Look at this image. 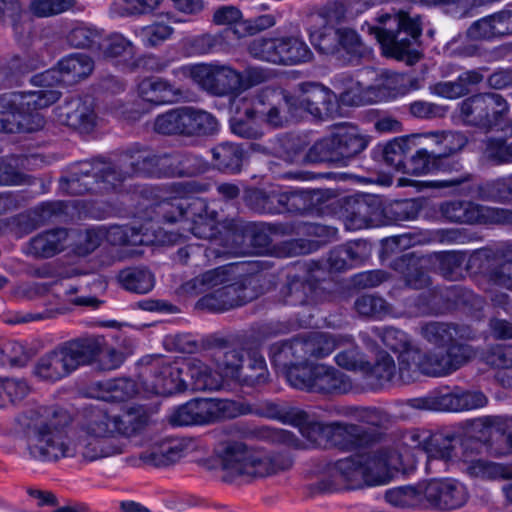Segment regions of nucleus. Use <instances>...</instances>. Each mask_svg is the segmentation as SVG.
I'll list each match as a JSON object with an SVG mask.
<instances>
[{
    "mask_svg": "<svg viewBox=\"0 0 512 512\" xmlns=\"http://www.w3.org/2000/svg\"><path fill=\"white\" fill-rule=\"evenodd\" d=\"M377 25L367 23L368 32L374 34L385 53L398 60L407 58L412 64L419 59L416 47L422 33L419 16L411 17L404 11L382 13Z\"/></svg>",
    "mask_w": 512,
    "mask_h": 512,
    "instance_id": "obj_7",
    "label": "nucleus"
},
{
    "mask_svg": "<svg viewBox=\"0 0 512 512\" xmlns=\"http://www.w3.org/2000/svg\"><path fill=\"white\" fill-rule=\"evenodd\" d=\"M338 42L335 58L345 65L359 64L360 60L369 52L358 33L348 27H339Z\"/></svg>",
    "mask_w": 512,
    "mask_h": 512,
    "instance_id": "obj_35",
    "label": "nucleus"
},
{
    "mask_svg": "<svg viewBox=\"0 0 512 512\" xmlns=\"http://www.w3.org/2000/svg\"><path fill=\"white\" fill-rule=\"evenodd\" d=\"M102 34V31L94 26L78 23L67 33L66 41L71 48L97 52Z\"/></svg>",
    "mask_w": 512,
    "mask_h": 512,
    "instance_id": "obj_51",
    "label": "nucleus"
},
{
    "mask_svg": "<svg viewBox=\"0 0 512 512\" xmlns=\"http://www.w3.org/2000/svg\"><path fill=\"white\" fill-rule=\"evenodd\" d=\"M186 444L180 439H165L154 442L148 449L141 452L138 457L126 459L133 466L148 465L152 467L169 466L185 454Z\"/></svg>",
    "mask_w": 512,
    "mask_h": 512,
    "instance_id": "obj_24",
    "label": "nucleus"
},
{
    "mask_svg": "<svg viewBox=\"0 0 512 512\" xmlns=\"http://www.w3.org/2000/svg\"><path fill=\"white\" fill-rule=\"evenodd\" d=\"M101 390V398L109 402H123L131 399L138 392L135 381L129 378H118L98 383Z\"/></svg>",
    "mask_w": 512,
    "mask_h": 512,
    "instance_id": "obj_48",
    "label": "nucleus"
},
{
    "mask_svg": "<svg viewBox=\"0 0 512 512\" xmlns=\"http://www.w3.org/2000/svg\"><path fill=\"white\" fill-rule=\"evenodd\" d=\"M182 112L184 136H210L218 131L219 123L213 114L191 106H183Z\"/></svg>",
    "mask_w": 512,
    "mask_h": 512,
    "instance_id": "obj_33",
    "label": "nucleus"
},
{
    "mask_svg": "<svg viewBox=\"0 0 512 512\" xmlns=\"http://www.w3.org/2000/svg\"><path fill=\"white\" fill-rule=\"evenodd\" d=\"M392 267L403 274L405 284L412 289H423L430 284V277L418 267L416 261L409 254L395 259Z\"/></svg>",
    "mask_w": 512,
    "mask_h": 512,
    "instance_id": "obj_52",
    "label": "nucleus"
},
{
    "mask_svg": "<svg viewBox=\"0 0 512 512\" xmlns=\"http://www.w3.org/2000/svg\"><path fill=\"white\" fill-rule=\"evenodd\" d=\"M399 454L392 448L370 449L365 453L339 459L330 467L334 478L349 483L350 488L384 485L397 470Z\"/></svg>",
    "mask_w": 512,
    "mask_h": 512,
    "instance_id": "obj_6",
    "label": "nucleus"
},
{
    "mask_svg": "<svg viewBox=\"0 0 512 512\" xmlns=\"http://www.w3.org/2000/svg\"><path fill=\"white\" fill-rule=\"evenodd\" d=\"M184 372L189 376L187 389L193 391H217L223 386V374L213 370L197 358L182 362Z\"/></svg>",
    "mask_w": 512,
    "mask_h": 512,
    "instance_id": "obj_28",
    "label": "nucleus"
},
{
    "mask_svg": "<svg viewBox=\"0 0 512 512\" xmlns=\"http://www.w3.org/2000/svg\"><path fill=\"white\" fill-rule=\"evenodd\" d=\"M290 105L281 90L263 89L237 95L231 103L234 115L230 129L238 137L259 139L264 135L263 125L280 129L289 124Z\"/></svg>",
    "mask_w": 512,
    "mask_h": 512,
    "instance_id": "obj_3",
    "label": "nucleus"
},
{
    "mask_svg": "<svg viewBox=\"0 0 512 512\" xmlns=\"http://www.w3.org/2000/svg\"><path fill=\"white\" fill-rule=\"evenodd\" d=\"M244 351L242 349L218 350L214 354V360L226 377L235 379L243 366Z\"/></svg>",
    "mask_w": 512,
    "mask_h": 512,
    "instance_id": "obj_64",
    "label": "nucleus"
},
{
    "mask_svg": "<svg viewBox=\"0 0 512 512\" xmlns=\"http://www.w3.org/2000/svg\"><path fill=\"white\" fill-rule=\"evenodd\" d=\"M91 56L75 52L61 58L54 68L34 75L32 83L40 89L28 92H10L0 95V131L6 133L34 132L41 129L45 119L39 110L60 99L56 84L74 85L87 79L94 71Z\"/></svg>",
    "mask_w": 512,
    "mask_h": 512,
    "instance_id": "obj_2",
    "label": "nucleus"
},
{
    "mask_svg": "<svg viewBox=\"0 0 512 512\" xmlns=\"http://www.w3.org/2000/svg\"><path fill=\"white\" fill-rule=\"evenodd\" d=\"M174 75L181 73L184 76H191V78L198 83L207 92L216 95V79H215V64H197L192 66H182L173 71Z\"/></svg>",
    "mask_w": 512,
    "mask_h": 512,
    "instance_id": "obj_57",
    "label": "nucleus"
},
{
    "mask_svg": "<svg viewBox=\"0 0 512 512\" xmlns=\"http://www.w3.org/2000/svg\"><path fill=\"white\" fill-rule=\"evenodd\" d=\"M97 53L103 59L130 71L135 47L134 44L122 34L113 33L108 37L102 35Z\"/></svg>",
    "mask_w": 512,
    "mask_h": 512,
    "instance_id": "obj_29",
    "label": "nucleus"
},
{
    "mask_svg": "<svg viewBox=\"0 0 512 512\" xmlns=\"http://www.w3.org/2000/svg\"><path fill=\"white\" fill-rule=\"evenodd\" d=\"M104 239L112 245H143L147 243L142 228L131 225H112L103 228Z\"/></svg>",
    "mask_w": 512,
    "mask_h": 512,
    "instance_id": "obj_55",
    "label": "nucleus"
},
{
    "mask_svg": "<svg viewBox=\"0 0 512 512\" xmlns=\"http://www.w3.org/2000/svg\"><path fill=\"white\" fill-rule=\"evenodd\" d=\"M509 111L507 101L497 93H478L459 103V116L468 126L490 131Z\"/></svg>",
    "mask_w": 512,
    "mask_h": 512,
    "instance_id": "obj_14",
    "label": "nucleus"
},
{
    "mask_svg": "<svg viewBox=\"0 0 512 512\" xmlns=\"http://www.w3.org/2000/svg\"><path fill=\"white\" fill-rule=\"evenodd\" d=\"M140 379L144 390L148 393L169 396L187 390V381L182 377V362L149 355L141 359Z\"/></svg>",
    "mask_w": 512,
    "mask_h": 512,
    "instance_id": "obj_12",
    "label": "nucleus"
},
{
    "mask_svg": "<svg viewBox=\"0 0 512 512\" xmlns=\"http://www.w3.org/2000/svg\"><path fill=\"white\" fill-rule=\"evenodd\" d=\"M68 233L64 228L51 229L30 239L27 253L37 258H50L65 248Z\"/></svg>",
    "mask_w": 512,
    "mask_h": 512,
    "instance_id": "obj_32",
    "label": "nucleus"
},
{
    "mask_svg": "<svg viewBox=\"0 0 512 512\" xmlns=\"http://www.w3.org/2000/svg\"><path fill=\"white\" fill-rule=\"evenodd\" d=\"M215 167L228 174L240 172L243 162V150L236 144L221 143L212 150Z\"/></svg>",
    "mask_w": 512,
    "mask_h": 512,
    "instance_id": "obj_46",
    "label": "nucleus"
},
{
    "mask_svg": "<svg viewBox=\"0 0 512 512\" xmlns=\"http://www.w3.org/2000/svg\"><path fill=\"white\" fill-rule=\"evenodd\" d=\"M288 383L296 389L320 394H345L352 389L347 375L325 364L306 363L304 368H292Z\"/></svg>",
    "mask_w": 512,
    "mask_h": 512,
    "instance_id": "obj_13",
    "label": "nucleus"
},
{
    "mask_svg": "<svg viewBox=\"0 0 512 512\" xmlns=\"http://www.w3.org/2000/svg\"><path fill=\"white\" fill-rule=\"evenodd\" d=\"M512 36V10H501L484 16L466 30V37L472 41L494 42Z\"/></svg>",
    "mask_w": 512,
    "mask_h": 512,
    "instance_id": "obj_22",
    "label": "nucleus"
},
{
    "mask_svg": "<svg viewBox=\"0 0 512 512\" xmlns=\"http://www.w3.org/2000/svg\"><path fill=\"white\" fill-rule=\"evenodd\" d=\"M382 210L383 224L413 220L419 212L416 203L412 200L394 201L388 205L382 203Z\"/></svg>",
    "mask_w": 512,
    "mask_h": 512,
    "instance_id": "obj_61",
    "label": "nucleus"
},
{
    "mask_svg": "<svg viewBox=\"0 0 512 512\" xmlns=\"http://www.w3.org/2000/svg\"><path fill=\"white\" fill-rule=\"evenodd\" d=\"M298 87L300 91L298 96L281 91L291 104L289 123L299 110L307 111L318 119L328 118L336 111L334 95L329 89L313 82L300 83Z\"/></svg>",
    "mask_w": 512,
    "mask_h": 512,
    "instance_id": "obj_16",
    "label": "nucleus"
},
{
    "mask_svg": "<svg viewBox=\"0 0 512 512\" xmlns=\"http://www.w3.org/2000/svg\"><path fill=\"white\" fill-rule=\"evenodd\" d=\"M139 97L155 106L176 103L184 98L183 91L160 77H149L138 84Z\"/></svg>",
    "mask_w": 512,
    "mask_h": 512,
    "instance_id": "obj_27",
    "label": "nucleus"
},
{
    "mask_svg": "<svg viewBox=\"0 0 512 512\" xmlns=\"http://www.w3.org/2000/svg\"><path fill=\"white\" fill-rule=\"evenodd\" d=\"M423 507L434 510H454L468 500L466 487L455 479H432L422 484Z\"/></svg>",
    "mask_w": 512,
    "mask_h": 512,
    "instance_id": "obj_19",
    "label": "nucleus"
},
{
    "mask_svg": "<svg viewBox=\"0 0 512 512\" xmlns=\"http://www.w3.org/2000/svg\"><path fill=\"white\" fill-rule=\"evenodd\" d=\"M153 211L159 221L166 224L180 223L183 231L198 238L210 239L215 235L218 212L203 198H167L154 204Z\"/></svg>",
    "mask_w": 512,
    "mask_h": 512,
    "instance_id": "obj_8",
    "label": "nucleus"
},
{
    "mask_svg": "<svg viewBox=\"0 0 512 512\" xmlns=\"http://www.w3.org/2000/svg\"><path fill=\"white\" fill-rule=\"evenodd\" d=\"M477 195L485 201H507L512 199L509 176L479 184Z\"/></svg>",
    "mask_w": 512,
    "mask_h": 512,
    "instance_id": "obj_63",
    "label": "nucleus"
},
{
    "mask_svg": "<svg viewBox=\"0 0 512 512\" xmlns=\"http://www.w3.org/2000/svg\"><path fill=\"white\" fill-rule=\"evenodd\" d=\"M284 65H298L310 61L313 53L299 36H284Z\"/></svg>",
    "mask_w": 512,
    "mask_h": 512,
    "instance_id": "obj_60",
    "label": "nucleus"
},
{
    "mask_svg": "<svg viewBox=\"0 0 512 512\" xmlns=\"http://www.w3.org/2000/svg\"><path fill=\"white\" fill-rule=\"evenodd\" d=\"M110 176H112L115 188L126 179L140 177H155L154 152L148 148L134 145L123 153L115 161H110Z\"/></svg>",
    "mask_w": 512,
    "mask_h": 512,
    "instance_id": "obj_18",
    "label": "nucleus"
},
{
    "mask_svg": "<svg viewBox=\"0 0 512 512\" xmlns=\"http://www.w3.org/2000/svg\"><path fill=\"white\" fill-rule=\"evenodd\" d=\"M238 265L231 263L204 272L203 274L186 281L180 287L181 292L187 296H196L218 286L233 285L237 278Z\"/></svg>",
    "mask_w": 512,
    "mask_h": 512,
    "instance_id": "obj_26",
    "label": "nucleus"
},
{
    "mask_svg": "<svg viewBox=\"0 0 512 512\" xmlns=\"http://www.w3.org/2000/svg\"><path fill=\"white\" fill-rule=\"evenodd\" d=\"M300 338L305 363L311 358H325L342 346L341 340L335 335L325 332H310Z\"/></svg>",
    "mask_w": 512,
    "mask_h": 512,
    "instance_id": "obj_36",
    "label": "nucleus"
},
{
    "mask_svg": "<svg viewBox=\"0 0 512 512\" xmlns=\"http://www.w3.org/2000/svg\"><path fill=\"white\" fill-rule=\"evenodd\" d=\"M411 142L407 138H396L388 142L382 150L384 162L397 172H403L407 154L411 151Z\"/></svg>",
    "mask_w": 512,
    "mask_h": 512,
    "instance_id": "obj_58",
    "label": "nucleus"
},
{
    "mask_svg": "<svg viewBox=\"0 0 512 512\" xmlns=\"http://www.w3.org/2000/svg\"><path fill=\"white\" fill-rule=\"evenodd\" d=\"M253 276L240 277L233 285L219 287L213 292L200 298L196 307L213 313H220L242 306L258 296Z\"/></svg>",
    "mask_w": 512,
    "mask_h": 512,
    "instance_id": "obj_15",
    "label": "nucleus"
},
{
    "mask_svg": "<svg viewBox=\"0 0 512 512\" xmlns=\"http://www.w3.org/2000/svg\"><path fill=\"white\" fill-rule=\"evenodd\" d=\"M118 280L127 291L146 294L154 287V277L145 268L131 267L120 271Z\"/></svg>",
    "mask_w": 512,
    "mask_h": 512,
    "instance_id": "obj_50",
    "label": "nucleus"
},
{
    "mask_svg": "<svg viewBox=\"0 0 512 512\" xmlns=\"http://www.w3.org/2000/svg\"><path fill=\"white\" fill-rule=\"evenodd\" d=\"M320 27L310 29L309 38L316 50L325 55H332L338 51L339 27H335L324 16H319Z\"/></svg>",
    "mask_w": 512,
    "mask_h": 512,
    "instance_id": "obj_41",
    "label": "nucleus"
},
{
    "mask_svg": "<svg viewBox=\"0 0 512 512\" xmlns=\"http://www.w3.org/2000/svg\"><path fill=\"white\" fill-rule=\"evenodd\" d=\"M364 436L365 433L361 426L344 422H332L330 446L342 450H352L362 444Z\"/></svg>",
    "mask_w": 512,
    "mask_h": 512,
    "instance_id": "obj_45",
    "label": "nucleus"
},
{
    "mask_svg": "<svg viewBox=\"0 0 512 512\" xmlns=\"http://www.w3.org/2000/svg\"><path fill=\"white\" fill-rule=\"evenodd\" d=\"M341 217L345 228L351 231L383 225L382 199L371 194L347 197L341 208Z\"/></svg>",
    "mask_w": 512,
    "mask_h": 512,
    "instance_id": "obj_17",
    "label": "nucleus"
},
{
    "mask_svg": "<svg viewBox=\"0 0 512 512\" xmlns=\"http://www.w3.org/2000/svg\"><path fill=\"white\" fill-rule=\"evenodd\" d=\"M313 292V283L305 277L287 275V282L281 288L283 302L288 305H303L308 302Z\"/></svg>",
    "mask_w": 512,
    "mask_h": 512,
    "instance_id": "obj_47",
    "label": "nucleus"
},
{
    "mask_svg": "<svg viewBox=\"0 0 512 512\" xmlns=\"http://www.w3.org/2000/svg\"><path fill=\"white\" fill-rule=\"evenodd\" d=\"M224 253L212 246L191 243L177 250L174 261L181 265L201 267L205 266L212 259L221 257Z\"/></svg>",
    "mask_w": 512,
    "mask_h": 512,
    "instance_id": "obj_43",
    "label": "nucleus"
},
{
    "mask_svg": "<svg viewBox=\"0 0 512 512\" xmlns=\"http://www.w3.org/2000/svg\"><path fill=\"white\" fill-rule=\"evenodd\" d=\"M57 120L80 133H89L96 124L92 103L80 97L66 99L55 109Z\"/></svg>",
    "mask_w": 512,
    "mask_h": 512,
    "instance_id": "obj_25",
    "label": "nucleus"
},
{
    "mask_svg": "<svg viewBox=\"0 0 512 512\" xmlns=\"http://www.w3.org/2000/svg\"><path fill=\"white\" fill-rule=\"evenodd\" d=\"M487 402V397L480 391L457 390L437 399L438 409L452 412L482 408Z\"/></svg>",
    "mask_w": 512,
    "mask_h": 512,
    "instance_id": "obj_37",
    "label": "nucleus"
},
{
    "mask_svg": "<svg viewBox=\"0 0 512 512\" xmlns=\"http://www.w3.org/2000/svg\"><path fill=\"white\" fill-rule=\"evenodd\" d=\"M385 499L395 507L412 508L423 506L422 485L417 487L401 486L385 493Z\"/></svg>",
    "mask_w": 512,
    "mask_h": 512,
    "instance_id": "obj_56",
    "label": "nucleus"
},
{
    "mask_svg": "<svg viewBox=\"0 0 512 512\" xmlns=\"http://www.w3.org/2000/svg\"><path fill=\"white\" fill-rule=\"evenodd\" d=\"M268 370L265 359L253 353L249 357V363L246 367L241 368L239 375L235 377L242 386L258 388L268 382Z\"/></svg>",
    "mask_w": 512,
    "mask_h": 512,
    "instance_id": "obj_49",
    "label": "nucleus"
},
{
    "mask_svg": "<svg viewBox=\"0 0 512 512\" xmlns=\"http://www.w3.org/2000/svg\"><path fill=\"white\" fill-rule=\"evenodd\" d=\"M270 358L273 365L283 373L288 381V373L292 368H304L306 364L301 338L274 343L270 347Z\"/></svg>",
    "mask_w": 512,
    "mask_h": 512,
    "instance_id": "obj_30",
    "label": "nucleus"
},
{
    "mask_svg": "<svg viewBox=\"0 0 512 512\" xmlns=\"http://www.w3.org/2000/svg\"><path fill=\"white\" fill-rule=\"evenodd\" d=\"M216 455L221 468L231 476L265 477L286 471L293 465L287 453H269L232 439L221 441Z\"/></svg>",
    "mask_w": 512,
    "mask_h": 512,
    "instance_id": "obj_5",
    "label": "nucleus"
},
{
    "mask_svg": "<svg viewBox=\"0 0 512 512\" xmlns=\"http://www.w3.org/2000/svg\"><path fill=\"white\" fill-rule=\"evenodd\" d=\"M110 162L96 158L72 164L60 179V189L70 195L103 193L115 189Z\"/></svg>",
    "mask_w": 512,
    "mask_h": 512,
    "instance_id": "obj_11",
    "label": "nucleus"
},
{
    "mask_svg": "<svg viewBox=\"0 0 512 512\" xmlns=\"http://www.w3.org/2000/svg\"><path fill=\"white\" fill-rule=\"evenodd\" d=\"M423 136L429 140L428 145L434 156H453L468 142L467 137L458 131L429 132Z\"/></svg>",
    "mask_w": 512,
    "mask_h": 512,
    "instance_id": "obj_39",
    "label": "nucleus"
},
{
    "mask_svg": "<svg viewBox=\"0 0 512 512\" xmlns=\"http://www.w3.org/2000/svg\"><path fill=\"white\" fill-rule=\"evenodd\" d=\"M319 190H285V213L304 215L318 209L322 200Z\"/></svg>",
    "mask_w": 512,
    "mask_h": 512,
    "instance_id": "obj_40",
    "label": "nucleus"
},
{
    "mask_svg": "<svg viewBox=\"0 0 512 512\" xmlns=\"http://www.w3.org/2000/svg\"><path fill=\"white\" fill-rule=\"evenodd\" d=\"M369 139L349 124L336 126L328 135L318 139L307 150L303 162L306 164L330 163L338 167L347 166L363 152Z\"/></svg>",
    "mask_w": 512,
    "mask_h": 512,
    "instance_id": "obj_10",
    "label": "nucleus"
},
{
    "mask_svg": "<svg viewBox=\"0 0 512 512\" xmlns=\"http://www.w3.org/2000/svg\"><path fill=\"white\" fill-rule=\"evenodd\" d=\"M399 338L404 350L398 356L397 380L399 384H409L416 381L420 375L443 377L450 375L467 363L472 354L471 349L463 345H453L446 352H422L415 347H406L405 334L393 328H387L383 333L384 344L392 350L398 346L391 342Z\"/></svg>",
    "mask_w": 512,
    "mask_h": 512,
    "instance_id": "obj_4",
    "label": "nucleus"
},
{
    "mask_svg": "<svg viewBox=\"0 0 512 512\" xmlns=\"http://www.w3.org/2000/svg\"><path fill=\"white\" fill-rule=\"evenodd\" d=\"M421 336L431 345L442 348L446 352L453 345H463L471 349L472 354L467 363L475 357L476 351L473 346L461 341H469L475 338V332L467 325H459L450 322L430 321L421 325Z\"/></svg>",
    "mask_w": 512,
    "mask_h": 512,
    "instance_id": "obj_20",
    "label": "nucleus"
},
{
    "mask_svg": "<svg viewBox=\"0 0 512 512\" xmlns=\"http://www.w3.org/2000/svg\"><path fill=\"white\" fill-rule=\"evenodd\" d=\"M362 374L366 384L372 390L383 388L387 384H399L395 361L386 352L380 353L373 365L367 361Z\"/></svg>",
    "mask_w": 512,
    "mask_h": 512,
    "instance_id": "obj_31",
    "label": "nucleus"
},
{
    "mask_svg": "<svg viewBox=\"0 0 512 512\" xmlns=\"http://www.w3.org/2000/svg\"><path fill=\"white\" fill-rule=\"evenodd\" d=\"M197 425L235 418L249 412L248 407L229 399L198 398L190 400Z\"/></svg>",
    "mask_w": 512,
    "mask_h": 512,
    "instance_id": "obj_23",
    "label": "nucleus"
},
{
    "mask_svg": "<svg viewBox=\"0 0 512 512\" xmlns=\"http://www.w3.org/2000/svg\"><path fill=\"white\" fill-rule=\"evenodd\" d=\"M443 173L448 175L447 179L434 183L437 188L459 187L472 180V174L464 170L459 158L453 156H435L433 174Z\"/></svg>",
    "mask_w": 512,
    "mask_h": 512,
    "instance_id": "obj_34",
    "label": "nucleus"
},
{
    "mask_svg": "<svg viewBox=\"0 0 512 512\" xmlns=\"http://www.w3.org/2000/svg\"><path fill=\"white\" fill-rule=\"evenodd\" d=\"M162 0H114L110 13L116 17H140L155 11Z\"/></svg>",
    "mask_w": 512,
    "mask_h": 512,
    "instance_id": "obj_53",
    "label": "nucleus"
},
{
    "mask_svg": "<svg viewBox=\"0 0 512 512\" xmlns=\"http://www.w3.org/2000/svg\"><path fill=\"white\" fill-rule=\"evenodd\" d=\"M46 419L28 425L26 432L29 456L41 462H57L62 458H79L91 463L123 454L127 436L136 430L132 414L110 415L104 409L91 407L79 426L68 432L55 418L66 419L61 411H46Z\"/></svg>",
    "mask_w": 512,
    "mask_h": 512,
    "instance_id": "obj_1",
    "label": "nucleus"
},
{
    "mask_svg": "<svg viewBox=\"0 0 512 512\" xmlns=\"http://www.w3.org/2000/svg\"><path fill=\"white\" fill-rule=\"evenodd\" d=\"M101 338L87 336L67 341L42 356L35 366V374L48 381L68 376L78 367L91 364L101 353Z\"/></svg>",
    "mask_w": 512,
    "mask_h": 512,
    "instance_id": "obj_9",
    "label": "nucleus"
},
{
    "mask_svg": "<svg viewBox=\"0 0 512 512\" xmlns=\"http://www.w3.org/2000/svg\"><path fill=\"white\" fill-rule=\"evenodd\" d=\"M231 35H233L232 29H224L214 34L197 35L189 40V48L197 55L222 52L229 48Z\"/></svg>",
    "mask_w": 512,
    "mask_h": 512,
    "instance_id": "obj_44",
    "label": "nucleus"
},
{
    "mask_svg": "<svg viewBox=\"0 0 512 512\" xmlns=\"http://www.w3.org/2000/svg\"><path fill=\"white\" fill-rule=\"evenodd\" d=\"M354 308L360 316L383 318L392 311V306L382 297L364 294L354 302Z\"/></svg>",
    "mask_w": 512,
    "mask_h": 512,
    "instance_id": "obj_59",
    "label": "nucleus"
},
{
    "mask_svg": "<svg viewBox=\"0 0 512 512\" xmlns=\"http://www.w3.org/2000/svg\"><path fill=\"white\" fill-rule=\"evenodd\" d=\"M291 228L284 225H271V224H249L245 228L246 234L250 238L251 245L258 249H267L271 242V234L273 233H288Z\"/></svg>",
    "mask_w": 512,
    "mask_h": 512,
    "instance_id": "obj_62",
    "label": "nucleus"
},
{
    "mask_svg": "<svg viewBox=\"0 0 512 512\" xmlns=\"http://www.w3.org/2000/svg\"><path fill=\"white\" fill-rule=\"evenodd\" d=\"M439 212L447 221L460 224H480L488 220L500 222L506 211L476 204L472 201L451 200L441 203Z\"/></svg>",
    "mask_w": 512,
    "mask_h": 512,
    "instance_id": "obj_21",
    "label": "nucleus"
},
{
    "mask_svg": "<svg viewBox=\"0 0 512 512\" xmlns=\"http://www.w3.org/2000/svg\"><path fill=\"white\" fill-rule=\"evenodd\" d=\"M258 414L290 425L303 424L307 417V412L284 400L263 401L258 408Z\"/></svg>",
    "mask_w": 512,
    "mask_h": 512,
    "instance_id": "obj_38",
    "label": "nucleus"
},
{
    "mask_svg": "<svg viewBox=\"0 0 512 512\" xmlns=\"http://www.w3.org/2000/svg\"><path fill=\"white\" fill-rule=\"evenodd\" d=\"M476 423L500 434V442L505 446L497 451L499 455L512 452V417L485 416L477 419Z\"/></svg>",
    "mask_w": 512,
    "mask_h": 512,
    "instance_id": "obj_54",
    "label": "nucleus"
},
{
    "mask_svg": "<svg viewBox=\"0 0 512 512\" xmlns=\"http://www.w3.org/2000/svg\"><path fill=\"white\" fill-rule=\"evenodd\" d=\"M382 76L379 83L367 88L366 93L369 100L380 102L407 91L405 86L407 79L404 74L385 72Z\"/></svg>",
    "mask_w": 512,
    "mask_h": 512,
    "instance_id": "obj_42",
    "label": "nucleus"
}]
</instances>
